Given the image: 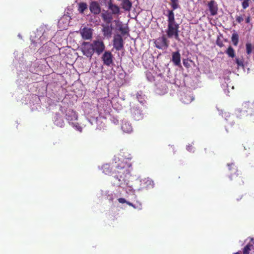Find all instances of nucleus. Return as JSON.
I'll list each match as a JSON object with an SVG mask.
<instances>
[{"label": "nucleus", "instance_id": "4", "mask_svg": "<svg viewBox=\"0 0 254 254\" xmlns=\"http://www.w3.org/2000/svg\"><path fill=\"white\" fill-rule=\"evenodd\" d=\"M154 43L155 47L159 49L165 50L169 47V42L165 35L155 40Z\"/></svg>", "mask_w": 254, "mask_h": 254}, {"label": "nucleus", "instance_id": "2", "mask_svg": "<svg viewBox=\"0 0 254 254\" xmlns=\"http://www.w3.org/2000/svg\"><path fill=\"white\" fill-rule=\"evenodd\" d=\"M131 166L130 163H127L126 161H124L116 164L113 174H114V178L118 181L117 184L119 186L127 184L125 177L127 174L130 173L129 168Z\"/></svg>", "mask_w": 254, "mask_h": 254}, {"label": "nucleus", "instance_id": "36", "mask_svg": "<svg viewBox=\"0 0 254 254\" xmlns=\"http://www.w3.org/2000/svg\"><path fill=\"white\" fill-rule=\"evenodd\" d=\"M118 201L121 203H127V201L124 198H119L118 199Z\"/></svg>", "mask_w": 254, "mask_h": 254}, {"label": "nucleus", "instance_id": "37", "mask_svg": "<svg viewBox=\"0 0 254 254\" xmlns=\"http://www.w3.org/2000/svg\"><path fill=\"white\" fill-rule=\"evenodd\" d=\"M183 64L185 66L188 67L190 65L188 61L187 60H183Z\"/></svg>", "mask_w": 254, "mask_h": 254}, {"label": "nucleus", "instance_id": "41", "mask_svg": "<svg viewBox=\"0 0 254 254\" xmlns=\"http://www.w3.org/2000/svg\"><path fill=\"white\" fill-rule=\"evenodd\" d=\"M253 1H254V0H252Z\"/></svg>", "mask_w": 254, "mask_h": 254}, {"label": "nucleus", "instance_id": "13", "mask_svg": "<svg viewBox=\"0 0 254 254\" xmlns=\"http://www.w3.org/2000/svg\"><path fill=\"white\" fill-rule=\"evenodd\" d=\"M228 166L229 167V170L234 172L233 174H232V172L230 173L231 175V176H230V179L233 180V178H234L236 181H238L241 177H239L238 174L236 173L237 172V169L234 164L232 163L231 164H228Z\"/></svg>", "mask_w": 254, "mask_h": 254}, {"label": "nucleus", "instance_id": "33", "mask_svg": "<svg viewBox=\"0 0 254 254\" xmlns=\"http://www.w3.org/2000/svg\"><path fill=\"white\" fill-rule=\"evenodd\" d=\"M70 124L80 132L82 131V127L78 123L74 124L73 123H71Z\"/></svg>", "mask_w": 254, "mask_h": 254}, {"label": "nucleus", "instance_id": "10", "mask_svg": "<svg viewBox=\"0 0 254 254\" xmlns=\"http://www.w3.org/2000/svg\"><path fill=\"white\" fill-rule=\"evenodd\" d=\"M207 5L210 12V15L212 16L216 15L218 13V9L217 2L214 0H211L208 2Z\"/></svg>", "mask_w": 254, "mask_h": 254}, {"label": "nucleus", "instance_id": "39", "mask_svg": "<svg viewBox=\"0 0 254 254\" xmlns=\"http://www.w3.org/2000/svg\"><path fill=\"white\" fill-rule=\"evenodd\" d=\"M187 149L188 151H191V146H187Z\"/></svg>", "mask_w": 254, "mask_h": 254}, {"label": "nucleus", "instance_id": "19", "mask_svg": "<svg viewBox=\"0 0 254 254\" xmlns=\"http://www.w3.org/2000/svg\"><path fill=\"white\" fill-rule=\"evenodd\" d=\"M122 129L124 132L127 133H129L132 130V126L127 122H125L122 124Z\"/></svg>", "mask_w": 254, "mask_h": 254}, {"label": "nucleus", "instance_id": "12", "mask_svg": "<svg viewBox=\"0 0 254 254\" xmlns=\"http://www.w3.org/2000/svg\"><path fill=\"white\" fill-rule=\"evenodd\" d=\"M89 9L90 11L94 14H99L101 12V7L98 2L93 1L90 3Z\"/></svg>", "mask_w": 254, "mask_h": 254}, {"label": "nucleus", "instance_id": "17", "mask_svg": "<svg viewBox=\"0 0 254 254\" xmlns=\"http://www.w3.org/2000/svg\"><path fill=\"white\" fill-rule=\"evenodd\" d=\"M172 61L176 65H180L181 64V55L179 51L172 53Z\"/></svg>", "mask_w": 254, "mask_h": 254}, {"label": "nucleus", "instance_id": "23", "mask_svg": "<svg viewBox=\"0 0 254 254\" xmlns=\"http://www.w3.org/2000/svg\"><path fill=\"white\" fill-rule=\"evenodd\" d=\"M171 1V5L172 8V11L180 7V5L179 3V0H170Z\"/></svg>", "mask_w": 254, "mask_h": 254}, {"label": "nucleus", "instance_id": "27", "mask_svg": "<svg viewBox=\"0 0 254 254\" xmlns=\"http://www.w3.org/2000/svg\"><path fill=\"white\" fill-rule=\"evenodd\" d=\"M253 246L251 244L247 245L243 249V254H249L250 251H251V248Z\"/></svg>", "mask_w": 254, "mask_h": 254}, {"label": "nucleus", "instance_id": "38", "mask_svg": "<svg viewBox=\"0 0 254 254\" xmlns=\"http://www.w3.org/2000/svg\"><path fill=\"white\" fill-rule=\"evenodd\" d=\"M250 22V17L249 16L246 19V22L249 23Z\"/></svg>", "mask_w": 254, "mask_h": 254}, {"label": "nucleus", "instance_id": "21", "mask_svg": "<svg viewBox=\"0 0 254 254\" xmlns=\"http://www.w3.org/2000/svg\"><path fill=\"white\" fill-rule=\"evenodd\" d=\"M88 5L85 2H80L78 4V10L80 13H83L84 11L87 9Z\"/></svg>", "mask_w": 254, "mask_h": 254}, {"label": "nucleus", "instance_id": "14", "mask_svg": "<svg viewBox=\"0 0 254 254\" xmlns=\"http://www.w3.org/2000/svg\"><path fill=\"white\" fill-rule=\"evenodd\" d=\"M121 6L125 11L129 12L132 8V3L130 0H122Z\"/></svg>", "mask_w": 254, "mask_h": 254}, {"label": "nucleus", "instance_id": "29", "mask_svg": "<svg viewBox=\"0 0 254 254\" xmlns=\"http://www.w3.org/2000/svg\"><path fill=\"white\" fill-rule=\"evenodd\" d=\"M127 204L130 206L133 207L135 209H137L139 210L141 209V203H139V206H136V204H133L129 201H127Z\"/></svg>", "mask_w": 254, "mask_h": 254}, {"label": "nucleus", "instance_id": "25", "mask_svg": "<svg viewBox=\"0 0 254 254\" xmlns=\"http://www.w3.org/2000/svg\"><path fill=\"white\" fill-rule=\"evenodd\" d=\"M182 100L185 104H188L191 102L192 99L190 95H185Z\"/></svg>", "mask_w": 254, "mask_h": 254}, {"label": "nucleus", "instance_id": "34", "mask_svg": "<svg viewBox=\"0 0 254 254\" xmlns=\"http://www.w3.org/2000/svg\"><path fill=\"white\" fill-rule=\"evenodd\" d=\"M216 44L220 47H222L224 46V44L223 43V42L221 41L219 38L217 39L216 41Z\"/></svg>", "mask_w": 254, "mask_h": 254}, {"label": "nucleus", "instance_id": "26", "mask_svg": "<svg viewBox=\"0 0 254 254\" xmlns=\"http://www.w3.org/2000/svg\"><path fill=\"white\" fill-rule=\"evenodd\" d=\"M55 124L57 126L62 127L64 125V122L63 120L61 118H57V119L55 121Z\"/></svg>", "mask_w": 254, "mask_h": 254}, {"label": "nucleus", "instance_id": "6", "mask_svg": "<svg viewBox=\"0 0 254 254\" xmlns=\"http://www.w3.org/2000/svg\"><path fill=\"white\" fill-rule=\"evenodd\" d=\"M103 64L107 66H110L113 64V56L110 51H106L102 57Z\"/></svg>", "mask_w": 254, "mask_h": 254}, {"label": "nucleus", "instance_id": "1", "mask_svg": "<svg viewBox=\"0 0 254 254\" xmlns=\"http://www.w3.org/2000/svg\"><path fill=\"white\" fill-rule=\"evenodd\" d=\"M105 49L103 41L100 39L94 40L92 43L83 42L81 50L83 54L91 59L94 53L100 55Z\"/></svg>", "mask_w": 254, "mask_h": 254}, {"label": "nucleus", "instance_id": "8", "mask_svg": "<svg viewBox=\"0 0 254 254\" xmlns=\"http://www.w3.org/2000/svg\"><path fill=\"white\" fill-rule=\"evenodd\" d=\"M78 116L75 111L71 109L66 110L65 114V119L70 124L72 121L77 120Z\"/></svg>", "mask_w": 254, "mask_h": 254}, {"label": "nucleus", "instance_id": "28", "mask_svg": "<svg viewBox=\"0 0 254 254\" xmlns=\"http://www.w3.org/2000/svg\"><path fill=\"white\" fill-rule=\"evenodd\" d=\"M246 53L248 55H250L252 53V45L251 43H248L246 45Z\"/></svg>", "mask_w": 254, "mask_h": 254}, {"label": "nucleus", "instance_id": "18", "mask_svg": "<svg viewBox=\"0 0 254 254\" xmlns=\"http://www.w3.org/2000/svg\"><path fill=\"white\" fill-rule=\"evenodd\" d=\"M113 27L112 25H106L103 26L102 32L104 36L111 37L112 33Z\"/></svg>", "mask_w": 254, "mask_h": 254}, {"label": "nucleus", "instance_id": "22", "mask_svg": "<svg viewBox=\"0 0 254 254\" xmlns=\"http://www.w3.org/2000/svg\"><path fill=\"white\" fill-rule=\"evenodd\" d=\"M231 40L233 45L237 46L239 42V35L237 33H234L232 34Z\"/></svg>", "mask_w": 254, "mask_h": 254}, {"label": "nucleus", "instance_id": "32", "mask_svg": "<svg viewBox=\"0 0 254 254\" xmlns=\"http://www.w3.org/2000/svg\"><path fill=\"white\" fill-rule=\"evenodd\" d=\"M101 2L106 6H108L112 2L113 0H101Z\"/></svg>", "mask_w": 254, "mask_h": 254}, {"label": "nucleus", "instance_id": "35", "mask_svg": "<svg viewBox=\"0 0 254 254\" xmlns=\"http://www.w3.org/2000/svg\"><path fill=\"white\" fill-rule=\"evenodd\" d=\"M244 20L243 18L241 16H237L236 17V21L239 23H240Z\"/></svg>", "mask_w": 254, "mask_h": 254}, {"label": "nucleus", "instance_id": "40", "mask_svg": "<svg viewBox=\"0 0 254 254\" xmlns=\"http://www.w3.org/2000/svg\"><path fill=\"white\" fill-rule=\"evenodd\" d=\"M139 203H140L139 202H137V203H136V204H136V206H139Z\"/></svg>", "mask_w": 254, "mask_h": 254}, {"label": "nucleus", "instance_id": "24", "mask_svg": "<svg viewBox=\"0 0 254 254\" xmlns=\"http://www.w3.org/2000/svg\"><path fill=\"white\" fill-rule=\"evenodd\" d=\"M102 169H103V172L106 174V175H111V169H110V166L109 165H104L103 168H102Z\"/></svg>", "mask_w": 254, "mask_h": 254}, {"label": "nucleus", "instance_id": "11", "mask_svg": "<svg viewBox=\"0 0 254 254\" xmlns=\"http://www.w3.org/2000/svg\"><path fill=\"white\" fill-rule=\"evenodd\" d=\"M80 34L84 40H89L92 36V30L91 28L84 27L80 29Z\"/></svg>", "mask_w": 254, "mask_h": 254}, {"label": "nucleus", "instance_id": "30", "mask_svg": "<svg viewBox=\"0 0 254 254\" xmlns=\"http://www.w3.org/2000/svg\"><path fill=\"white\" fill-rule=\"evenodd\" d=\"M251 0H244L242 3V7L244 9H246L249 6L250 1Z\"/></svg>", "mask_w": 254, "mask_h": 254}, {"label": "nucleus", "instance_id": "3", "mask_svg": "<svg viewBox=\"0 0 254 254\" xmlns=\"http://www.w3.org/2000/svg\"><path fill=\"white\" fill-rule=\"evenodd\" d=\"M168 28L166 31L167 36L171 38L174 37L177 40H179V25L175 20V15L172 10H168Z\"/></svg>", "mask_w": 254, "mask_h": 254}, {"label": "nucleus", "instance_id": "7", "mask_svg": "<svg viewBox=\"0 0 254 254\" xmlns=\"http://www.w3.org/2000/svg\"><path fill=\"white\" fill-rule=\"evenodd\" d=\"M131 114L132 117L136 121L141 120L143 118L142 111L137 107H134L131 109Z\"/></svg>", "mask_w": 254, "mask_h": 254}, {"label": "nucleus", "instance_id": "31", "mask_svg": "<svg viewBox=\"0 0 254 254\" xmlns=\"http://www.w3.org/2000/svg\"><path fill=\"white\" fill-rule=\"evenodd\" d=\"M235 61H236V63L237 64L238 66H244L243 59L236 58Z\"/></svg>", "mask_w": 254, "mask_h": 254}, {"label": "nucleus", "instance_id": "15", "mask_svg": "<svg viewBox=\"0 0 254 254\" xmlns=\"http://www.w3.org/2000/svg\"><path fill=\"white\" fill-rule=\"evenodd\" d=\"M108 9L111 10V13L114 15L119 16L121 14L120 7L118 5L114 3L113 2L108 6Z\"/></svg>", "mask_w": 254, "mask_h": 254}, {"label": "nucleus", "instance_id": "9", "mask_svg": "<svg viewBox=\"0 0 254 254\" xmlns=\"http://www.w3.org/2000/svg\"><path fill=\"white\" fill-rule=\"evenodd\" d=\"M113 15H114V14L109 12L108 10L105 11L101 14L102 20L106 24H109L112 22Z\"/></svg>", "mask_w": 254, "mask_h": 254}, {"label": "nucleus", "instance_id": "20", "mask_svg": "<svg viewBox=\"0 0 254 254\" xmlns=\"http://www.w3.org/2000/svg\"><path fill=\"white\" fill-rule=\"evenodd\" d=\"M225 53L229 57L231 58H234L235 57V50L231 46H230L228 48V49L225 51Z\"/></svg>", "mask_w": 254, "mask_h": 254}, {"label": "nucleus", "instance_id": "5", "mask_svg": "<svg viewBox=\"0 0 254 254\" xmlns=\"http://www.w3.org/2000/svg\"><path fill=\"white\" fill-rule=\"evenodd\" d=\"M124 42L122 36L115 35L113 39V47L117 51H120L124 48Z\"/></svg>", "mask_w": 254, "mask_h": 254}, {"label": "nucleus", "instance_id": "16", "mask_svg": "<svg viewBox=\"0 0 254 254\" xmlns=\"http://www.w3.org/2000/svg\"><path fill=\"white\" fill-rule=\"evenodd\" d=\"M114 22L116 24L117 26L119 27V30L122 35H125L128 33V29L127 27H124L119 20H115Z\"/></svg>", "mask_w": 254, "mask_h": 254}]
</instances>
